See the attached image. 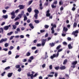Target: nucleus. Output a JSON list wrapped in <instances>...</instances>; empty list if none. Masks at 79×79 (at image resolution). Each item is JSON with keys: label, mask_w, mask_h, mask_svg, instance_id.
Returning a JSON list of instances; mask_svg holds the SVG:
<instances>
[{"label": "nucleus", "mask_w": 79, "mask_h": 79, "mask_svg": "<svg viewBox=\"0 0 79 79\" xmlns=\"http://www.w3.org/2000/svg\"><path fill=\"white\" fill-rule=\"evenodd\" d=\"M2 18H4V19H6V18H8V15H3L2 16Z\"/></svg>", "instance_id": "21"}, {"label": "nucleus", "mask_w": 79, "mask_h": 79, "mask_svg": "<svg viewBox=\"0 0 79 79\" xmlns=\"http://www.w3.org/2000/svg\"><path fill=\"white\" fill-rule=\"evenodd\" d=\"M19 9L20 10H22V9H24V6H23V5L19 6Z\"/></svg>", "instance_id": "7"}, {"label": "nucleus", "mask_w": 79, "mask_h": 79, "mask_svg": "<svg viewBox=\"0 0 79 79\" xmlns=\"http://www.w3.org/2000/svg\"><path fill=\"white\" fill-rule=\"evenodd\" d=\"M77 26V23L75 22L73 24V28H75Z\"/></svg>", "instance_id": "17"}, {"label": "nucleus", "mask_w": 79, "mask_h": 79, "mask_svg": "<svg viewBox=\"0 0 79 79\" xmlns=\"http://www.w3.org/2000/svg\"><path fill=\"white\" fill-rule=\"evenodd\" d=\"M48 77H53V75H48Z\"/></svg>", "instance_id": "40"}, {"label": "nucleus", "mask_w": 79, "mask_h": 79, "mask_svg": "<svg viewBox=\"0 0 79 79\" xmlns=\"http://www.w3.org/2000/svg\"><path fill=\"white\" fill-rule=\"evenodd\" d=\"M2 12L3 13H5L6 12V10H2Z\"/></svg>", "instance_id": "60"}, {"label": "nucleus", "mask_w": 79, "mask_h": 79, "mask_svg": "<svg viewBox=\"0 0 79 79\" xmlns=\"http://www.w3.org/2000/svg\"><path fill=\"white\" fill-rule=\"evenodd\" d=\"M59 5H63V2L62 1H60L59 2Z\"/></svg>", "instance_id": "28"}, {"label": "nucleus", "mask_w": 79, "mask_h": 79, "mask_svg": "<svg viewBox=\"0 0 79 79\" xmlns=\"http://www.w3.org/2000/svg\"><path fill=\"white\" fill-rule=\"evenodd\" d=\"M34 12L35 13V14H39V10L37 9H35L34 10Z\"/></svg>", "instance_id": "12"}, {"label": "nucleus", "mask_w": 79, "mask_h": 79, "mask_svg": "<svg viewBox=\"0 0 79 79\" xmlns=\"http://www.w3.org/2000/svg\"><path fill=\"white\" fill-rule=\"evenodd\" d=\"M15 68H20V65H17L15 66Z\"/></svg>", "instance_id": "33"}, {"label": "nucleus", "mask_w": 79, "mask_h": 79, "mask_svg": "<svg viewBox=\"0 0 79 79\" xmlns=\"http://www.w3.org/2000/svg\"><path fill=\"white\" fill-rule=\"evenodd\" d=\"M38 76V73H35V74L34 75V76L33 75V77H36V76Z\"/></svg>", "instance_id": "37"}, {"label": "nucleus", "mask_w": 79, "mask_h": 79, "mask_svg": "<svg viewBox=\"0 0 79 79\" xmlns=\"http://www.w3.org/2000/svg\"><path fill=\"white\" fill-rule=\"evenodd\" d=\"M32 50H35V49H36V47H32L31 48Z\"/></svg>", "instance_id": "47"}, {"label": "nucleus", "mask_w": 79, "mask_h": 79, "mask_svg": "<svg viewBox=\"0 0 79 79\" xmlns=\"http://www.w3.org/2000/svg\"><path fill=\"white\" fill-rule=\"evenodd\" d=\"M11 15L12 16L13 15H15V12H14V11H13L12 13H11Z\"/></svg>", "instance_id": "32"}, {"label": "nucleus", "mask_w": 79, "mask_h": 79, "mask_svg": "<svg viewBox=\"0 0 79 79\" xmlns=\"http://www.w3.org/2000/svg\"><path fill=\"white\" fill-rule=\"evenodd\" d=\"M11 26L10 25H9L8 26H6L4 27L3 29L5 31H7L9 29V27Z\"/></svg>", "instance_id": "4"}, {"label": "nucleus", "mask_w": 79, "mask_h": 79, "mask_svg": "<svg viewBox=\"0 0 79 79\" xmlns=\"http://www.w3.org/2000/svg\"><path fill=\"white\" fill-rule=\"evenodd\" d=\"M1 30L2 33H3V29L2 28H1Z\"/></svg>", "instance_id": "57"}, {"label": "nucleus", "mask_w": 79, "mask_h": 79, "mask_svg": "<svg viewBox=\"0 0 79 79\" xmlns=\"http://www.w3.org/2000/svg\"><path fill=\"white\" fill-rule=\"evenodd\" d=\"M54 68L56 70H58L59 69H60V67L57 66L56 67H54Z\"/></svg>", "instance_id": "25"}, {"label": "nucleus", "mask_w": 79, "mask_h": 79, "mask_svg": "<svg viewBox=\"0 0 79 79\" xmlns=\"http://www.w3.org/2000/svg\"><path fill=\"white\" fill-rule=\"evenodd\" d=\"M50 45L51 47H53V46H55V43H51L50 44Z\"/></svg>", "instance_id": "20"}, {"label": "nucleus", "mask_w": 79, "mask_h": 79, "mask_svg": "<svg viewBox=\"0 0 79 79\" xmlns=\"http://www.w3.org/2000/svg\"><path fill=\"white\" fill-rule=\"evenodd\" d=\"M52 65H50L49 66V69H52Z\"/></svg>", "instance_id": "42"}, {"label": "nucleus", "mask_w": 79, "mask_h": 79, "mask_svg": "<svg viewBox=\"0 0 79 79\" xmlns=\"http://www.w3.org/2000/svg\"><path fill=\"white\" fill-rule=\"evenodd\" d=\"M12 74H13V73H9L7 74V76L8 77H11L12 76Z\"/></svg>", "instance_id": "9"}, {"label": "nucleus", "mask_w": 79, "mask_h": 79, "mask_svg": "<svg viewBox=\"0 0 79 79\" xmlns=\"http://www.w3.org/2000/svg\"><path fill=\"white\" fill-rule=\"evenodd\" d=\"M35 23H36L37 24H38V23H39V21L38 20H35Z\"/></svg>", "instance_id": "31"}, {"label": "nucleus", "mask_w": 79, "mask_h": 79, "mask_svg": "<svg viewBox=\"0 0 79 79\" xmlns=\"http://www.w3.org/2000/svg\"><path fill=\"white\" fill-rule=\"evenodd\" d=\"M76 10V8L74 7H73L72 9V11H75V10Z\"/></svg>", "instance_id": "53"}, {"label": "nucleus", "mask_w": 79, "mask_h": 79, "mask_svg": "<svg viewBox=\"0 0 79 79\" xmlns=\"http://www.w3.org/2000/svg\"><path fill=\"white\" fill-rule=\"evenodd\" d=\"M6 72H4L3 73L1 74L2 76H5V74Z\"/></svg>", "instance_id": "39"}, {"label": "nucleus", "mask_w": 79, "mask_h": 79, "mask_svg": "<svg viewBox=\"0 0 79 79\" xmlns=\"http://www.w3.org/2000/svg\"><path fill=\"white\" fill-rule=\"evenodd\" d=\"M46 15L47 17L50 16V10H49L47 11Z\"/></svg>", "instance_id": "6"}, {"label": "nucleus", "mask_w": 79, "mask_h": 79, "mask_svg": "<svg viewBox=\"0 0 79 79\" xmlns=\"http://www.w3.org/2000/svg\"><path fill=\"white\" fill-rule=\"evenodd\" d=\"M47 40L46 39H43L42 40V46H44L45 45V42H46V41Z\"/></svg>", "instance_id": "5"}, {"label": "nucleus", "mask_w": 79, "mask_h": 79, "mask_svg": "<svg viewBox=\"0 0 79 79\" xmlns=\"http://www.w3.org/2000/svg\"><path fill=\"white\" fill-rule=\"evenodd\" d=\"M22 16H23V14H19V18H21Z\"/></svg>", "instance_id": "29"}, {"label": "nucleus", "mask_w": 79, "mask_h": 79, "mask_svg": "<svg viewBox=\"0 0 79 79\" xmlns=\"http://www.w3.org/2000/svg\"><path fill=\"white\" fill-rule=\"evenodd\" d=\"M52 8H56V6H54V5L53 4L52 5Z\"/></svg>", "instance_id": "49"}, {"label": "nucleus", "mask_w": 79, "mask_h": 79, "mask_svg": "<svg viewBox=\"0 0 79 79\" xmlns=\"http://www.w3.org/2000/svg\"><path fill=\"white\" fill-rule=\"evenodd\" d=\"M61 47V45H59L58 46H57L56 48L57 50H59V48Z\"/></svg>", "instance_id": "38"}, {"label": "nucleus", "mask_w": 79, "mask_h": 79, "mask_svg": "<svg viewBox=\"0 0 79 79\" xmlns=\"http://www.w3.org/2000/svg\"><path fill=\"white\" fill-rule=\"evenodd\" d=\"M16 31H17L18 32H20V29H19V28H18L16 29Z\"/></svg>", "instance_id": "50"}, {"label": "nucleus", "mask_w": 79, "mask_h": 79, "mask_svg": "<svg viewBox=\"0 0 79 79\" xmlns=\"http://www.w3.org/2000/svg\"><path fill=\"white\" fill-rule=\"evenodd\" d=\"M38 14H35L34 15V17L36 19H37V17H38Z\"/></svg>", "instance_id": "22"}, {"label": "nucleus", "mask_w": 79, "mask_h": 79, "mask_svg": "<svg viewBox=\"0 0 79 79\" xmlns=\"http://www.w3.org/2000/svg\"><path fill=\"white\" fill-rule=\"evenodd\" d=\"M79 33V31L78 30H76L75 31H73L72 34L75 35V37H77V33Z\"/></svg>", "instance_id": "3"}, {"label": "nucleus", "mask_w": 79, "mask_h": 79, "mask_svg": "<svg viewBox=\"0 0 79 79\" xmlns=\"http://www.w3.org/2000/svg\"><path fill=\"white\" fill-rule=\"evenodd\" d=\"M29 59L30 60H34V56H31L29 58Z\"/></svg>", "instance_id": "24"}, {"label": "nucleus", "mask_w": 79, "mask_h": 79, "mask_svg": "<svg viewBox=\"0 0 79 79\" xmlns=\"http://www.w3.org/2000/svg\"><path fill=\"white\" fill-rule=\"evenodd\" d=\"M12 27H13L12 29H16V26L15 25H13Z\"/></svg>", "instance_id": "18"}, {"label": "nucleus", "mask_w": 79, "mask_h": 79, "mask_svg": "<svg viewBox=\"0 0 79 79\" xmlns=\"http://www.w3.org/2000/svg\"><path fill=\"white\" fill-rule=\"evenodd\" d=\"M63 50V49H59L57 52V53L56 55L55 54H53V56H51V59H53L54 58H57L58 57V56H59V52H61Z\"/></svg>", "instance_id": "1"}, {"label": "nucleus", "mask_w": 79, "mask_h": 79, "mask_svg": "<svg viewBox=\"0 0 79 79\" xmlns=\"http://www.w3.org/2000/svg\"><path fill=\"white\" fill-rule=\"evenodd\" d=\"M21 68H20L19 69H18V71L19 72H21Z\"/></svg>", "instance_id": "59"}, {"label": "nucleus", "mask_w": 79, "mask_h": 79, "mask_svg": "<svg viewBox=\"0 0 79 79\" xmlns=\"http://www.w3.org/2000/svg\"><path fill=\"white\" fill-rule=\"evenodd\" d=\"M45 64H43L42 66V68H45Z\"/></svg>", "instance_id": "54"}, {"label": "nucleus", "mask_w": 79, "mask_h": 79, "mask_svg": "<svg viewBox=\"0 0 79 79\" xmlns=\"http://www.w3.org/2000/svg\"><path fill=\"white\" fill-rule=\"evenodd\" d=\"M13 37H15V36H11V37L10 38V40H12V39H13Z\"/></svg>", "instance_id": "55"}, {"label": "nucleus", "mask_w": 79, "mask_h": 79, "mask_svg": "<svg viewBox=\"0 0 79 79\" xmlns=\"http://www.w3.org/2000/svg\"><path fill=\"white\" fill-rule=\"evenodd\" d=\"M39 5L40 10H42V9H43V7H42V3H40Z\"/></svg>", "instance_id": "13"}, {"label": "nucleus", "mask_w": 79, "mask_h": 79, "mask_svg": "<svg viewBox=\"0 0 79 79\" xmlns=\"http://www.w3.org/2000/svg\"><path fill=\"white\" fill-rule=\"evenodd\" d=\"M27 18L26 16H25L24 17V21H26V20H27Z\"/></svg>", "instance_id": "36"}, {"label": "nucleus", "mask_w": 79, "mask_h": 79, "mask_svg": "<svg viewBox=\"0 0 79 79\" xmlns=\"http://www.w3.org/2000/svg\"><path fill=\"white\" fill-rule=\"evenodd\" d=\"M67 27H68L69 29H70L71 25H70V24H69L67 26Z\"/></svg>", "instance_id": "51"}, {"label": "nucleus", "mask_w": 79, "mask_h": 79, "mask_svg": "<svg viewBox=\"0 0 79 79\" xmlns=\"http://www.w3.org/2000/svg\"><path fill=\"white\" fill-rule=\"evenodd\" d=\"M8 55H11V51H9V52H8Z\"/></svg>", "instance_id": "62"}, {"label": "nucleus", "mask_w": 79, "mask_h": 79, "mask_svg": "<svg viewBox=\"0 0 79 79\" xmlns=\"http://www.w3.org/2000/svg\"><path fill=\"white\" fill-rule=\"evenodd\" d=\"M32 0H31L30 1H29V2H28V5H31V4L32 3Z\"/></svg>", "instance_id": "35"}, {"label": "nucleus", "mask_w": 79, "mask_h": 79, "mask_svg": "<svg viewBox=\"0 0 79 79\" xmlns=\"http://www.w3.org/2000/svg\"><path fill=\"white\" fill-rule=\"evenodd\" d=\"M63 44L64 45H67V43H66V42H64L63 43Z\"/></svg>", "instance_id": "56"}, {"label": "nucleus", "mask_w": 79, "mask_h": 79, "mask_svg": "<svg viewBox=\"0 0 79 79\" xmlns=\"http://www.w3.org/2000/svg\"><path fill=\"white\" fill-rule=\"evenodd\" d=\"M68 48L69 49L73 48V46H71V44H70L68 45Z\"/></svg>", "instance_id": "11"}, {"label": "nucleus", "mask_w": 79, "mask_h": 79, "mask_svg": "<svg viewBox=\"0 0 79 79\" xmlns=\"http://www.w3.org/2000/svg\"><path fill=\"white\" fill-rule=\"evenodd\" d=\"M5 47H8V43L5 44Z\"/></svg>", "instance_id": "52"}, {"label": "nucleus", "mask_w": 79, "mask_h": 79, "mask_svg": "<svg viewBox=\"0 0 79 79\" xmlns=\"http://www.w3.org/2000/svg\"><path fill=\"white\" fill-rule=\"evenodd\" d=\"M34 73V72H32V74H31V73H27V75L29 77H30V76L31 79H33V73Z\"/></svg>", "instance_id": "2"}, {"label": "nucleus", "mask_w": 79, "mask_h": 79, "mask_svg": "<svg viewBox=\"0 0 79 79\" xmlns=\"http://www.w3.org/2000/svg\"><path fill=\"white\" fill-rule=\"evenodd\" d=\"M10 66H8V67L5 68V69L6 70L7 69H10Z\"/></svg>", "instance_id": "44"}, {"label": "nucleus", "mask_w": 79, "mask_h": 79, "mask_svg": "<svg viewBox=\"0 0 79 79\" xmlns=\"http://www.w3.org/2000/svg\"><path fill=\"white\" fill-rule=\"evenodd\" d=\"M57 76H58V73L56 72L54 74V76H55L56 77H57Z\"/></svg>", "instance_id": "30"}, {"label": "nucleus", "mask_w": 79, "mask_h": 79, "mask_svg": "<svg viewBox=\"0 0 79 79\" xmlns=\"http://www.w3.org/2000/svg\"><path fill=\"white\" fill-rule=\"evenodd\" d=\"M67 63V60L66 59H65L64 60V61L63 62V64H65Z\"/></svg>", "instance_id": "26"}, {"label": "nucleus", "mask_w": 79, "mask_h": 79, "mask_svg": "<svg viewBox=\"0 0 79 79\" xmlns=\"http://www.w3.org/2000/svg\"><path fill=\"white\" fill-rule=\"evenodd\" d=\"M63 30L64 31H68V29L67 28H66V27H63Z\"/></svg>", "instance_id": "15"}, {"label": "nucleus", "mask_w": 79, "mask_h": 79, "mask_svg": "<svg viewBox=\"0 0 79 79\" xmlns=\"http://www.w3.org/2000/svg\"><path fill=\"white\" fill-rule=\"evenodd\" d=\"M48 27H49V26L47 25H45L44 26V27H45L46 28H48Z\"/></svg>", "instance_id": "43"}, {"label": "nucleus", "mask_w": 79, "mask_h": 79, "mask_svg": "<svg viewBox=\"0 0 79 79\" xmlns=\"http://www.w3.org/2000/svg\"><path fill=\"white\" fill-rule=\"evenodd\" d=\"M23 62H26L27 61V59H25L22 60Z\"/></svg>", "instance_id": "46"}, {"label": "nucleus", "mask_w": 79, "mask_h": 79, "mask_svg": "<svg viewBox=\"0 0 79 79\" xmlns=\"http://www.w3.org/2000/svg\"><path fill=\"white\" fill-rule=\"evenodd\" d=\"M77 63V61H73L72 63V65H76Z\"/></svg>", "instance_id": "10"}, {"label": "nucleus", "mask_w": 79, "mask_h": 79, "mask_svg": "<svg viewBox=\"0 0 79 79\" xmlns=\"http://www.w3.org/2000/svg\"><path fill=\"white\" fill-rule=\"evenodd\" d=\"M51 30L52 31L51 33L52 34H54L55 33V30H54V27H52L51 28Z\"/></svg>", "instance_id": "8"}, {"label": "nucleus", "mask_w": 79, "mask_h": 79, "mask_svg": "<svg viewBox=\"0 0 79 79\" xmlns=\"http://www.w3.org/2000/svg\"><path fill=\"white\" fill-rule=\"evenodd\" d=\"M39 79H43V77H42V76H40L39 77Z\"/></svg>", "instance_id": "63"}, {"label": "nucleus", "mask_w": 79, "mask_h": 79, "mask_svg": "<svg viewBox=\"0 0 79 79\" xmlns=\"http://www.w3.org/2000/svg\"><path fill=\"white\" fill-rule=\"evenodd\" d=\"M32 60L31 59H29L28 60L27 62L28 63H31L32 62Z\"/></svg>", "instance_id": "45"}, {"label": "nucleus", "mask_w": 79, "mask_h": 79, "mask_svg": "<svg viewBox=\"0 0 79 79\" xmlns=\"http://www.w3.org/2000/svg\"><path fill=\"white\" fill-rule=\"evenodd\" d=\"M19 23L18 22H16L15 23V24L16 26L19 25Z\"/></svg>", "instance_id": "48"}, {"label": "nucleus", "mask_w": 79, "mask_h": 79, "mask_svg": "<svg viewBox=\"0 0 79 79\" xmlns=\"http://www.w3.org/2000/svg\"><path fill=\"white\" fill-rule=\"evenodd\" d=\"M14 48V47H13V46H11L10 47L9 49H10V50H13V49Z\"/></svg>", "instance_id": "27"}, {"label": "nucleus", "mask_w": 79, "mask_h": 79, "mask_svg": "<svg viewBox=\"0 0 79 79\" xmlns=\"http://www.w3.org/2000/svg\"><path fill=\"white\" fill-rule=\"evenodd\" d=\"M15 17H16V15H12V16L11 17V18L12 19H14V18H15Z\"/></svg>", "instance_id": "34"}, {"label": "nucleus", "mask_w": 79, "mask_h": 79, "mask_svg": "<svg viewBox=\"0 0 79 79\" xmlns=\"http://www.w3.org/2000/svg\"><path fill=\"white\" fill-rule=\"evenodd\" d=\"M12 34H13V31H11L9 33H8L7 34V35H11Z\"/></svg>", "instance_id": "23"}, {"label": "nucleus", "mask_w": 79, "mask_h": 79, "mask_svg": "<svg viewBox=\"0 0 79 79\" xmlns=\"http://www.w3.org/2000/svg\"><path fill=\"white\" fill-rule=\"evenodd\" d=\"M27 11L28 12H29V13H30L31 11H32V10L31 9V8L30 7L29 8L27 9Z\"/></svg>", "instance_id": "16"}, {"label": "nucleus", "mask_w": 79, "mask_h": 79, "mask_svg": "<svg viewBox=\"0 0 79 79\" xmlns=\"http://www.w3.org/2000/svg\"><path fill=\"white\" fill-rule=\"evenodd\" d=\"M29 25L30 27L32 29H34V27L33 26L32 24L30 23L29 24Z\"/></svg>", "instance_id": "14"}, {"label": "nucleus", "mask_w": 79, "mask_h": 79, "mask_svg": "<svg viewBox=\"0 0 79 79\" xmlns=\"http://www.w3.org/2000/svg\"><path fill=\"white\" fill-rule=\"evenodd\" d=\"M24 36L23 35H20V38H21L22 39H23L24 38Z\"/></svg>", "instance_id": "61"}, {"label": "nucleus", "mask_w": 79, "mask_h": 79, "mask_svg": "<svg viewBox=\"0 0 79 79\" xmlns=\"http://www.w3.org/2000/svg\"><path fill=\"white\" fill-rule=\"evenodd\" d=\"M66 68V67L64 66H62L60 67V69H64Z\"/></svg>", "instance_id": "19"}, {"label": "nucleus", "mask_w": 79, "mask_h": 79, "mask_svg": "<svg viewBox=\"0 0 79 79\" xmlns=\"http://www.w3.org/2000/svg\"><path fill=\"white\" fill-rule=\"evenodd\" d=\"M63 9H64L63 7H61L60 8V11H63Z\"/></svg>", "instance_id": "58"}, {"label": "nucleus", "mask_w": 79, "mask_h": 79, "mask_svg": "<svg viewBox=\"0 0 79 79\" xmlns=\"http://www.w3.org/2000/svg\"><path fill=\"white\" fill-rule=\"evenodd\" d=\"M37 47H40V46H41V44H38L36 45Z\"/></svg>", "instance_id": "64"}, {"label": "nucleus", "mask_w": 79, "mask_h": 79, "mask_svg": "<svg viewBox=\"0 0 79 79\" xmlns=\"http://www.w3.org/2000/svg\"><path fill=\"white\" fill-rule=\"evenodd\" d=\"M31 55V53L29 52H28L27 54V56H30Z\"/></svg>", "instance_id": "41"}]
</instances>
